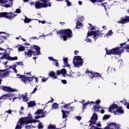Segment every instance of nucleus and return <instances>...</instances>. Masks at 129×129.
I'll list each match as a JSON object with an SVG mask.
<instances>
[{
    "mask_svg": "<svg viewBox=\"0 0 129 129\" xmlns=\"http://www.w3.org/2000/svg\"><path fill=\"white\" fill-rule=\"evenodd\" d=\"M36 122H40V120L34 119L31 116V114H28V116L19 119L15 129L23 128V124L25 123L28 124V123H36Z\"/></svg>",
    "mask_w": 129,
    "mask_h": 129,
    "instance_id": "f257e3e1",
    "label": "nucleus"
},
{
    "mask_svg": "<svg viewBox=\"0 0 129 129\" xmlns=\"http://www.w3.org/2000/svg\"><path fill=\"white\" fill-rule=\"evenodd\" d=\"M124 49H129V45L124 47H116L110 50H107V48H105L107 55H120L123 52Z\"/></svg>",
    "mask_w": 129,
    "mask_h": 129,
    "instance_id": "f03ea898",
    "label": "nucleus"
},
{
    "mask_svg": "<svg viewBox=\"0 0 129 129\" xmlns=\"http://www.w3.org/2000/svg\"><path fill=\"white\" fill-rule=\"evenodd\" d=\"M39 2H35V9H39L42 8H47V7H51V3L49 2V0H40Z\"/></svg>",
    "mask_w": 129,
    "mask_h": 129,
    "instance_id": "7ed1b4c3",
    "label": "nucleus"
},
{
    "mask_svg": "<svg viewBox=\"0 0 129 129\" xmlns=\"http://www.w3.org/2000/svg\"><path fill=\"white\" fill-rule=\"evenodd\" d=\"M57 34H59V35H64L61 36V38H63L64 41H66L67 38L72 37V31L70 29L60 30L59 31L57 32Z\"/></svg>",
    "mask_w": 129,
    "mask_h": 129,
    "instance_id": "20e7f679",
    "label": "nucleus"
},
{
    "mask_svg": "<svg viewBox=\"0 0 129 129\" xmlns=\"http://www.w3.org/2000/svg\"><path fill=\"white\" fill-rule=\"evenodd\" d=\"M117 105L114 104L111 105L109 108V112H113L114 114H119L120 113L121 114L123 113V110L121 108V107H117Z\"/></svg>",
    "mask_w": 129,
    "mask_h": 129,
    "instance_id": "39448f33",
    "label": "nucleus"
},
{
    "mask_svg": "<svg viewBox=\"0 0 129 129\" xmlns=\"http://www.w3.org/2000/svg\"><path fill=\"white\" fill-rule=\"evenodd\" d=\"M92 35H93L95 40H96L98 37L101 36V34L98 31L91 32L89 31L87 33V38L85 39V40L87 42H91V39L88 38L87 37H90V36H92Z\"/></svg>",
    "mask_w": 129,
    "mask_h": 129,
    "instance_id": "423d86ee",
    "label": "nucleus"
},
{
    "mask_svg": "<svg viewBox=\"0 0 129 129\" xmlns=\"http://www.w3.org/2000/svg\"><path fill=\"white\" fill-rule=\"evenodd\" d=\"M73 63L75 67H80V66H82V64H83V59H82V58H81V56H75Z\"/></svg>",
    "mask_w": 129,
    "mask_h": 129,
    "instance_id": "0eeeda50",
    "label": "nucleus"
},
{
    "mask_svg": "<svg viewBox=\"0 0 129 129\" xmlns=\"http://www.w3.org/2000/svg\"><path fill=\"white\" fill-rule=\"evenodd\" d=\"M46 114H48V112L46 111H44L43 110L39 109L35 112L34 114H37V116L34 117L35 119H39L41 118V117H45L46 116Z\"/></svg>",
    "mask_w": 129,
    "mask_h": 129,
    "instance_id": "6e6552de",
    "label": "nucleus"
},
{
    "mask_svg": "<svg viewBox=\"0 0 129 129\" xmlns=\"http://www.w3.org/2000/svg\"><path fill=\"white\" fill-rule=\"evenodd\" d=\"M13 4L12 0H0V4L5 8H12Z\"/></svg>",
    "mask_w": 129,
    "mask_h": 129,
    "instance_id": "1a4fd4ad",
    "label": "nucleus"
},
{
    "mask_svg": "<svg viewBox=\"0 0 129 129\" xmlns=\"http://www.w3.org/2000/svg\"><path fill=\"white\" fill-rule=\"evenodd\" d=\"M16 16L13 14V12H3L0 13V18H6V19H9V20H12Z\"/></svg>",
    "mask_w": 129,
    "mask_h": 129,
    "instance_id": "9d476101",
    "label": "nucleus"
},
{
    "mask_svg": "<svg viewBox=\"0 0 129 129\" xmlns=\"http://www.w3.org/2000/svg\"><path fill=\"white\" fill-rule=\"evenodd\" d=\"M85 73H86L87 74H91V79H93L94 77H101V75H100V74L98 73L93 72L92 71H89L88 70H87L85 72Z\"/></svg>",
    "mask_w": 129,
    "mask_h": 129,
    "instance_id": "9b49d317",
    "label": "nucleus"
},
{
    "mask_svg": "<svg viewBox=\"0 0 129 129\" xmlns=\"http://www.w3.org/2000/svg\"><path fill=\"white\" fill-rule=\"evenodd\" d=\"M10 71H7L5 70L4 71L0 70V78H5V77H8L11 73Z\"/></svg>",
    "mask_w": 129,
    "mask_h": 129,
    "instance_id": "f8f14e48",
    "label": "nucleus"
},
{
    "mask_svg": "<svg viewBox=\"0 0 129 129\" xmlns=\"http://www.w3.org/2000/svg\"><path fill=\"white\" fill-rule=\"evenodd\" d=\"M97 114H96L95 113H94L91 118V120H90L91 124H95V123H96V120H97Z\"/></svg>",
    "mask_w": 129,
    "mask_h": 129,
    "instance_id": "ddd939ff",
    "label": "nucleus"
},
{
    "mask_svg": "<svg viewBox=\"0 0 129 129\" xmlns=\"http://www.w3.org/2000/svg\"><path fill=\"white\" fill-rule=\"evenodd\" d=\"M15 96V94L13 93H9L3 95L2 96L0 97V99L1 100H5V99H8L9 97H14Z\"/></svg>",
    "mask_w": 129,
    "mask_h": 129,
    "instance_id": "4468645a",
    "label": "nucleus"
},
{
    "mask_svg": "<svg viewBox=\"0 0 129 129\" xmlns=\"http://www.w3.org/2000/svg\"><path fill=\"white\" fill-rule=\"evenodd\" d=\"M129 22V16H125L124 18L121 17L120 21H117L118 24H125Z\"/></svg>",
    "mask_w": 129,
    "mask_h": 129,
    "instance_id": "2eb2a0df",
    "label": "nucleus"
},
{
    "mask_svg": "<svg viewBox=\"0 0 129 129\" xmlns=\"http://www.w3.org/2000/svg\"><path fill=\"white\" fill-rule=\"evenodd\" d=\"M119 128V125H116V124H114L112 123L109 124L108 127H105L104 129H118Z\"/></svg>",
    "mask_w": 129,
    "mask_h": 129,
    "instance_id": "dca6fc26",
    "label": "nucleus"
},
{
    "mask_svg": "<svg viewBox=\"0 0 129 129\" xmlns=\"http://www.w3.org/2000/svg\"><path fill=\"white\" fill-rule=\"evenodd\" d=\"M34 48L35 50H36V51L33 52V54L34 56H37L38 55H41V51L40 50V47L37 45H34Z\"/></svg>",
    "mask_w": 129,
    "mask_h": 129,
    "instance_id": "f3484780",
    "label": "nucleus"
},
{
    "mask_svg": "<svg viewBox=\"0 0 129 129\" xmlns=\"http://www.w3.org/2000/svg\"><path fill=\"white\" fill-rule=\"evenodd\" d=\"M96 104L94 105V110L95 111H99V108H100V106L98 105V103H100V100H97L96 101Z\"/></svg>",
    "mask_w": 129,
    "mask_h": 129,
    "instance_id": "a211bd4d",
    "label": "nucleus"
},
{
    "mask_svg": "<svg viewBox=\"0 0 129 129\" xmlns=\"http://www.w3.org/2000/svg\"><path fill=\"white\" fill-rule=\"evenodd\" d=\"M19 97H18V98H23V101H28V93L26 92L25 93V95L24 94H22L20 95V94H19Z\"/></svg>",
    "mask_w": 129,
    "mask_h": 129,
    "instance_id": "6ab92c4d",
    "label": "nucleus"
},
{
    "mask_svg": "<svg viewBox=\"0 0 129 129\" xmlns=\"http://www.w3.org/2000/svg\"><path fill=\"white\" fill-rule=\"evenodd\" d=\"M3 90H4V91H7V92H15V91H17V90L12 89V88L10 87H4Z\"/></svg>",
    "mask_w": 129,
    "mask_h": 129,
    "instance_id": "aec40b11",
    "label": "nucleus"
},
{
    "mask_svg": "<svg viewBox=\"0 0 129 129\" xmlns=\"http://www.w3.org/2000/svg\"><path fill=\"white\" fill-rule=\"evenodd\" d=\"M34 51H32V49H28L27 51L24 52V54L25 56H27L28 57H31L32 55H33V52Z\"/></svg>",
    "mask_w": 129,
    "mask_h": 129,
    "instance_id": "412c9836",
    "label": "nucleus"
},
{
    "mask_svg": "<svg viewBox=\"0 0 129 129\" xmlns=\"http://www.w3.org/2000/svg\"><path fill=\"white\" fill-rule=\"evenodd\" d=\"M2 57L0 58L1 60H4V59H7L9 60V58H10V55L7 53H2Z\"/></svg>",
    "mask_w": 129,
    "mask_h": 129,
    "instance_id": "4be33fe9",
    "label": "nucleus"
},
{
    "mask_svg": "<svg viewBox=\"0 0 129 129\" xmlns=\"http://www.w3.org/2000/svg\"><path fill=\"white\" fill-rule=\"evenodd\" d=\"M63 60V64L64 65L63 67H69V68H70V66L68 64V58H64Z\"/></svg>",
    "mask_w": 129,
    "mask_h": 129,
    "instance_id": "5701e85b",
    "label": "nucleus"
},
{
    "mask_svg": "<svg viewBox=\"0 0 129 129\" xmlns=\"http://www.w3.org/2000/svg\"><path fill=\"white\" fill-rule=\"evenodd\" d=\"M61 112L62 113V118H65L66 117H67V116H68V114L69 113V111H64V110H62Z\"/></svg>",
    "mask_w": 129,
    "mask_h": 129,
    "instance_id": "b1692460",
    "label": "nucleus"
},
{
    "mask_svg": "<svg viewBox=\"0 0 129 129\" xmlns=\"http://www.w3.org/2000/svg\"><path fill=\"white\" fill-rule=\"evenodd\" d=\"M21 81L22 82H24V83H25V84H27V83H29L30 82V78L27 77L22 79L21 80Z\"/></svg>",
    "mask_w": 129,
    "mask_h": 129,
    "instance_id": "393cba45",
    "label": "nucleus"
},
{
    "mask_svg": "<svg viewBox=\"0 0 129 129\" xmlns=\"http://www.w3.org/2000/svg\"><path fill=\"white\" fill-rule=\"evenodd\" d=\"M28 107H32L33 106H36V102L35 101H30L29 102H27Z\"/></svg>",
    "mask_w": 129,
    "mask_h": 129,
    "instance_id": "a878e982",
    "label": "nucleus"
},
{
    "mask_svg": "<svg viewBox=\"0 0 129 129\" xmlns=\"http://www.w3.org/2000/svg\"><path fill=\"white\" fill-rule=\"evenodd\" d=\"M63 108H65V109H69V110H71V109H72V107L70 106V104H66V105H64Z\"/></svg>",
    "mask_w": 129,
    "mask_h": 129,
    "instance_id": "bb28decb",
    "label": "nucleus"
},
{
    "mask_svg": "<svg viewBox=\"0 0 129 129\" xmlns=\"http://www.w3.org/2000/svg\"><path fill=\"white\" fill-rule=\"evenodd\" d=\"M90 103H94V102H89V101H88L87 103H85V104L83 103V109L84 110V109H85V107L86 106V105H88V104H90Z\"/></svg>",
    "mask_w": 129,
    "mask_h": 129,
    "instance_id": "cd10ccee",
    "label": "nucleus"
},
{
    "mask_svg": "<svg viewBox=\"0 0 129 129\" xmlns=\"http://www.w3.org/2000/svg\"><path fill=\"white\" fill-rule=\"evenodd\" d=\"M48 129H60L59 128H56V126H55V125H52V124H50L49 125H48Z\"/></svg>",
    "mask_w": 129,
    "mask_h": 129,
    "instance_id": "c85d7f7f",
    "label": "nucleus"
},
{
    "mask_svg": "<svg viewBox=\"0 0 129 129\" xmlns=\"http://www.w3.org/2000/svg\"><path fill=\"white\" fill-rule=\"evenodd\" d=\"M17 65H18L19 66H23V62L22 61L17 62L16 64H15V65L14 66V67L16 68L17 67Z\"/></svg>",
    "mask_w": 129,
    "mask_h": 129,
    "instance_id": "c756f323",
    "label": "nucleus"
},
{
    "mask_svg": "<svg viewBox=\"0 0 129 129\" xmlns=\"http://www.w3.org/2000/svg\"><path fill=\"white\" fill-rule=\"evenodd\" d=\"M82 26H83V24L81 23H80V22L78 21L77 22V26H76V29H80V28H79V26L82 27Z\"/></svg>",
    "mask_w": 129,
    "mask_h": 129,
    "instance_id": "7c9ffc66",
    "label": "nucleus"
},
{
    "mask_svg": "<svg viewBox=\"0 0 129 129\" xmlns=\"http://www.w3.org/2000/svg\"><path fill=\"white\" fill-rule=\"evenodd\" d=\"M53 65H55L56 67H59V63L56 59H54L53 62Z\"/></svg>",
    "mask_w": 129,
    "mask_h": 129,
    "instance_id": "2f4dec72",
    "label": "nucleus"
},
{
    "mask_svg": "<svg viewBox=\"0 0 129 129\" xmlns=\"http://www.w3.org/2000/svg\"><path fill=\"white\" fill-rule=\"evenodd\" d=\"M18 59V57L15 56V57H11L9 56V57L8 58V60H11V61H15V60H17Z\"/></svg>",
    "mask_w": 129,
    "mask_h": 129,
    "instance_id": "473e14b6",
    "label": "nucleus"
},
{
    "mask_svg": "<svg viewBox=\"0 0 129 129\" xmlns=\"http://www.w3.org/2000/svg\"><path fill=\"white\" fill-rule=\"evenodd\" d=\"M58 108V104H57L56 103H54L52 105V109H55V108Z\"/></svg>",
    "mask_w": 129,
    "mask_h": 129,
    "instance_id": "72a5a7b5",
    "label": "nucleus"
},
{
    "mask_svg": "<svg viewBox=\"0 0 129 129\" xmlns=\"http://www.w3.org/2000/svg\"><path fill=\"white\" fill-rule=\"evenodd\" d=\"M55 74L54 72H50L49 73V76H50V77H55Z\"/></svg>",
    "mask_w": 129,
    "mask_h": 129,
    "instance_id": "f704fd0d",
    "label": "nucleus"
},
{
    "mask_svg": "<svg viewBox=\"0 0 129 129\" xmlns=\"http://www.w3.org/2000/svg\"><path fill=\"white\" fill-rule=\"evenodd\" d=\"M91 3H93V4H94L95 3H100L101 2H103V0H91Z\"/></svg>",
    "mask_w": 129,
    "mask_h": 129,
    "instance_id": "c9c22d12",
    "label": "nucleus"
},
{
    "mask_svg": "<svg viewBox=\"0 0 129 129\" xmlns=\"http://www.w3.org/2000/svg\"><path fill=\"white\" fill-rule=\"evenodd\" d=\"M19 51H24L25 50V47L24 46H20L18 47Z\"/></svg>",
    "mask_w": 129,
    "mask_h": 129,
    "instance_id": "e433bc0d",
    "label": "nucleus"
},
{
    "mask_svg": "<svg viewBox=\"0 0 129 129\" xmlns=\"http://www.w3.org/2000/svg\"><path fill=\"white\" fill-rule=\"evenodd\" d=\"M3 64H4V65H5V68H11L12 67L9 66H7V64H8V61H6L5 62H3Z\"/></svg>",
    "mask_w": 129,
    "mask_h": 129,
    "instance_id": "4c0bfd02",
    "label": "nucleus"
},
{
    "mask_svg": "<svg viewBox=\"0 0 129 129\" xmlns=\"http://www.w3.org/2000/svg\"><path fill=\"white\" fill-rule=\"evenodd\" d=\"M24 22L25 23H30V22H31V20L28 18L26 17L24 19Z\"/></svg>",
    "mask_w": 129,
    "mask_h": 129,
    "instance_id": "58836bf2",
    "label": "nucleus"
},
{
    "mask_svg": "<svg viewBox=\"0 0 129 129\" xmlns=\"http://www.w3.org/2000/svg\"><path fill=\"white\" fill-rule=\"evenodd\" d=\"M66 3H67V6H68V7H70V6H71V3L69 0H66Z\"/></svg>",
    "mask_w": 129,
    "mask_h": 129,
    "instance_id": "ea45409f",
    "label": "nucleus"
},
{
    "mask_svg": "<svg viewBox=\"0 0 129 129\" xmlns=\"http://www.w3.org/2000/svg\"><path fill=\"white\" fill-rule=\"evenodd\" d=\"M61 74H63V75H65L67 73L66 72V70L65 69H62L61 70H60Z\"/></svg>",
    "mask_w": 129,
    "mask_h": 129,
    "instance_id": "a19ab883",
    "label": "nucleus"
},
{
    "mask_svg": "<svg viewBox=\"0 0 129 129\" xmlns=\"http://www.w3.org/2000/svg\"><path fill=\"white\" fill-rule=\"evenodd\" d=\"M109 117V115H105L103 117V119L104 120L105 119H108V118Z\"/></svg>",
    "mask_w": 129,
    "mask_h": 129,
    "instance_id": "79ce46f5",
    "label": "nucleus"
},
{
    "mask_svg": "<svg viewBox=\"0 0 129 129\" xmlns=\"http://www.w3.org/2000/svg\"><path fill=\"white\" fill-rule=\"evenodd\" d=\"M113 33V32H112L111 30H110L108 32L107 35V36H111V35H112Z\"/></svg>",
    "mask_w": 129,
    "mask_h": 129,
    "instance_id": "37998d69",
    "label": "nucleus"
},
{
    "mask_svg": "<svg viewBox=\"0 0 129 129\" xmlns=\"http://www.w3.org/2000/svg\"><path fill=\"white\" fill-rule=\"evenodd\" d=\"M43 124L42 123H39L38 124V128H43Z\"/></svg>",
    "mask_w": 129,
    "mask_h": 129,
    "instance_id": "c03bdc74",
    "label": "nucleus"
},
{
    "mask_svg": "<svg viewBox=\"0 0 129 129\" xmlns=\"http://www.w3.org/2000/svg\"><path fill=\"white\" fill-rule=\"evenodd\" d=\"M32 127V125H28L25 126V129H30Z\"/></svg>",
    "mask_w": 129,
    "mask_h": 129,
    "instance_id": "a18cd8bd",
    "label": "nucleus"
},
{
    "mask_svg": "<svg viewBox=\"0 0 129 129\" xmlns=\"http://www.w3.org/2000/svg\"><path fill=\"white\" fill-rule=\"evenodd\" d=\"M15 13H16V14H20V13H21V10L19 9H17Z\"/></svg>",
    "mask_w": 129,
    "mask_h": 129,
    "instance_id": "49530a36",
    "label": "nucleus"
},
{
    "mask_svg": "<svg viewBox=\"0 0 129 129\" xmlns=\"http://www.w3.org/2000/svg\"><path fill=\"white\" fill-rule=\"evenodd\" d=\"M35 91H37V88H35L34 89H33V91L31 93V94H34V93H35Z\"/></svg>",
    "mask_w": 129,
    "mask_h": 129,
    "instance_id": "de8ad7c7",
    "label": "nucleus"
},
{
    "mask_svg": "<svg viewBox=\"0 0 129 129\" xmlns=\"http://www.w3.org/2000/svg\"><path fill=\"white\" fill-rule=\"evenodd\" d=\"M56 73L57 75H60V74H62L61 71H57Z\"/></svg>",
    "mask_w": 129,
    "mask_h": 129,
    "instance_id": "09e8293b",
    "label": "nucleus"
},
{
    "mask_svg": "<svg viewBox=\"0 0 129 129\" xmlns=\"http://www.w3.org/2000/svg\"><path fill=\"white\" fill-rule=\"evenodd\" d=\"M48 58L51 61H54V60H55V59H54V58L53 57H51V56L50 57H48Z\"/></svg>",
    "mask_w": 129,
    "mask_h": 129,
    "instance_id": "8fccbe9b",
    "label": "nucleus"
},
{
    "mask_svg": "<svg viewBox=\"0 0 129 129\" xmlns=\"http://www.w3.org/2000/svg\"><path fill=\"white\" fill-rule=\"evenodd\" d=\"M61 82H62V83H63V84H66V83H67V81H66V80H61Z\"/></svg>",
    "mask_w": 129,
    "mask_h": 129,
    "instance_id": "3c124183",
    "label": "nucleus"
},
{
    "mask_svg": "<svg viewBox=\"0 0 129 129\" xmlns=\"http://www.w3.org/2000/svg\"><path fill=\"white\" fill-rule=\"evenodd\" d=\"M120 102H121V103L123 102V104H124V105H125V104H127V103L125 102V100H124V101H120Z\"/></svg>",
    "mask_w": 129,
    "mask_h": 129,
    "instance_id": "603ef678",
    "label": "nucleus"
},
{
    "mask_svg": "<svg viewBox=\"0 0 129 129\" xmlns=\"http://www.w3.org/2000/svg\"><path fill=\"white\" fill-rule=\"evenodd\" d=\"M76 119H77V120H81V117L80 116H77L76 117Z\"/></svg>",
    "mask_w": 129,
    "mask_h": 129,
    "instance_id": "864d4df0",
    "label": "nucleus"
},
{
    "mask_svg": "<svg viewBox=\"0 0 129 129\" xmlns=\"http://www.w3.org/2000/svg\"><path fill=\"white\" fill-rule=\"evenodd\" d=\"M6 112L9 113V114H11V113H12V110H9V111H6Z\"/></svg>",
    "mask_w": 129,
    "mask_h": 129,
    "instance_id": "5fc2aeb1",
    "label": "nucleus"
},
{
    "mask_svg": "<svg viewBox=\"0 0 129 129\" xmlns=\"http://www.w3.org/2000/svg\"><path fill=\"white\" fill-rule=\"evenodd\" d=\"M36 3H34V2H31L30 3V6H35Z\"/></svg>",
    "mask_w": 129,
    "mask_h": 129,
    "instance_id": "6e6d98bb",
    "label": "nucleus"
},
{
    "mask_svg": "<svg viewBox=\"0 0 129 129\" xmlns=\"http://www.w3.org/2000/svg\"><path fill=\"white\" fill-rule=\"evenodd\" d=\"M42 82H45V81H47V79H42Z\"/></svg>",
    "mask_w": 129,
    "mask_h": 129,
    "instance_id": "4d7b16f0",
    "label": "nucleus"
},
{
    "mask_svg": "<svg viewBox=\"0 0 129 129\" xmlns=\"http://www.w3.org/2000/svg\"><path fill=\"white\" fill-rule=\"evenodd\" d=\"M78 4L80 6H81L82 5V2L81 1H79Z\"/></svg>",
    "mask_w": 129,
    "mask_h": 129,
    "instance_id": "13d9d810",
    "label": "nucleus"
},
{
    "mask_svg": "<svg viewBox=\"0 0 129 129\" xmlns=\"http://www.w3.org/2000/svg\"><path fill=\"white\" fill-rule=\"evenodd\" d=\"M96 125H97V126L100 127L101 126V124H100V123H97Z\"/></svg>",
    "mask_w": 129,
    "mask_h": 129,
    "instance_id": "bf43d9fd",
    "label": "nucleus"
},
{
    "mask_svg": "<svg viewBox=\"0 0 129 129\" xmlns=\"http://www.w3.org/2000/svg\"><path fill=\"white\" fill-rule=\"evenodd\" d=\"M125 42L123 43H121L120 44V46H125Z\"/></svg>",
    "mask_w": 129,
    "mask_h": 129,
    "instance_id": "052dcab7",
    "label": "nucleus"
},
{
    "mask_svg": "<svg viewBox=\"0 0 129 129\" xmlns=\"http://www.w3.org/2000/svg\"><path fill=\"white\" fill-rule=\"evenodd\" d=\"M97 128V127H95L94 126H92L91 128H90V129H96Z\"/></svg>",
    "mask_w": 129,
    "mask_h": 129,
    "instance_id": "680f3d73",
    "label": "nucleus"
},
{
    "mask_svg": "<svg viewBox=\"0 0 129 129\" xmlns=\"http://www.w3.org/2000/svg\"><path fill=\"white\" fill-rule=\"evenodd\" d=\"M100 112H101V113H104V110L102 109V110L100 111Z\"/></svg>",
    "mask_w": 129,
    "mask_h": 129,
    "instance_id": "e2e57ef3",
    "label": "nucleus"
},
{
    "mask_svg": "<svg viewBox=\"0 0 129 129\" xmlns=\"http://www.w3.org/2000/svg\"><path fill=\"white\" fill-rule=\"evenodd\" d=\"M79 51H78V50H76L75 51L74 53L75 54V55H76Z\"/></svg>",
    "mask_w": 129,
    "mask_h": 129,
    "instance_id": "0e129e2a",
    "label": "nucleus"
},
{
    "mask_svg": "<svg viewBox=\"0 0 129 129\" xmlns=\"http://www.w3.org/2000/svg\"><path fill=\"white\" fill-rule=\"evenodd\" d=\"M18 98V97H14V98H12V99H13V101L14 102V101H15V99H17Z\"/></svg>",
    "mask_w": 129,
    "mask_h": 129,
    "instance_id": "69168bd1",
    "label": "nucleus"
},
{
    "mask_svg": "<svg viewBox=\"0 0 129 129\" xmlns=\"http://www.w3.org/2000/svg\"><path fill=\"white\" fill-rule=\"evenodd\" d=\"M19 113H20V114H23V111H19Z\"/></svg>",
    "mask_w": 129,
    "mask_h": 129,
    "instance_id": "338daca9",
    "label": "nucleus"
},
{
    "mask_svg": "<svg viewBox=\"0 0 129 129\" xmlns=\"http://www.w3.org/2000/svg\"><path fill=\"white\" fill-rule=\"evenodd\" d=\"M127 108L128 109H129V103L127 104V106H126Z\"/></svg>",
    "mask_w": 129,
    "mask_h": 129,
    "instance_id": "774afa93",
    "label": "nucleus"
}]
</instances>
